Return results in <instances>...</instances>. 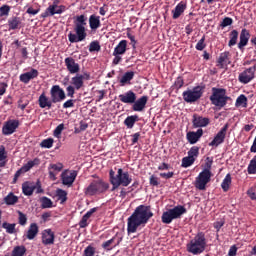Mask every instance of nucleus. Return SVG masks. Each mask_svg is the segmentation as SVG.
Instances as JSON below:
<instances>
[{"mask_svg":"<svg viewBox=\"0 0 256 256\" xmlns=\"http://www.w3.org/2000/svg\"><path fill=\"white\" fill-rule=\"evenodd\" d=\"M151 217H153V212L150 206L140 205L136 207L133 214L128 218V233H137V228L145 227Z\"/></svg>","mask_w":256,"mask_h":256,"instance_id":"f257e3e1","label":"nucleus"},{"mask_svg":"<svg viewBox=\"0 0 256 256\" xmlns=\"http://www.w3.org/2000/svg\"><path fill=\"white\" fill-rule=\"evenodd\" d=\"M87 26V16L85 15H79L76 16L75 19V33L70 32L68 34V39L70 43H79L81 41H84V39L87 37V32L85 27Z\"/></svg>","mask_w":256,"mask_h":256,"instance_id":"f03ea898","label":"nucleus"},{"mask_svg":"<svg viewBox=\"0 0 256 256\" xmlns=\"http://www.w3.org/2000/svg\"><path fill=\"white\" fill-rule=\"evenodd\" d=\"M207 247V242L205 240V235L203 233H198L190 242L186 245L188 253L192 255H201Z\"/></svg>","mask_w":256,"mask_h":256,"instance_id":"7ed1b4c3","label":"nucleus"},{"mask_svg":"<svg viewBox=\"0 0 256 256\" xmlns=\"http://www.w3.org/2000/svg\"><path fill=\"white\" fill-rule=\"evenodd\" d=\"M185 213H187V209L181 205H178L174 208L164 211L161 217V221L165 225H170V223H173L175 219H181V216L185 215Z\"/></svg>","mask_w":256,"mask_h":256,"instance_id":"20e7f679","label":"nucleus"},{"mask_svg":"<svg viewBox=\"0 0 256 256\" xmlns=\"http://www.w3.org/2000/svg\"><path fill=\"white\" fill-rule=\"evenodd\" d=\"M85 78L89 79V75L76 74L74 77L71 78V85L67 86L66 88L67 97H74L75 90L79 91V89H82Z\"/></svg>","mask_w":256,"mask_h":256,"instance_id":"39448f33","label":"nucleus"},{"mask_svg":"<svg viewBox=\"0 0 256 256\" xmlns=\"http://www.w3.org/2000/svg\"><path fill=\"white\" fill-rule=\"evenodd\" d=\"M108 189L109 184L105 183L103 180H94L85 189V195L92 197V195H99V193H105V191H107Z\"/></svg>","mask_w":256,"mask_h":256,"instance_id":"423d86ee","label":"nucleus"},{"mask_svg":"<svg viewBox=\"0 0 256 256\" xmlns=\"http://www.w3.org/2000/svg\"><path fill=\"white\" fill-rule=\"evenodd\" d=\"M131 181H133V179L129 176V172H123V169L121 168L118 169L117 175L111 178V184L114 189H117L120 185L123 187H129V185H131Z\"/></svg>","mask_w":256,"mask_h":256,"instance_id":"0eeeda50","label":"nucleus"},{"mask_svg":"<svg viewBox=\"0 0 256 256\" xmlns=\"http://www.w3.org/2000/svg\"><path fill=\"white\" fill-rule=\"evenodd\" d=\"M213 94L210 97V100L212 101L213 105L216 107H225L227 105V90L223 88H213L212 89Z\"/></svg>","mask_w":256,"mask_h":256,"instance_id":"6e6552de","label":"nucleus"},{"mask_svg":"<svg viewBox=\"0 0 256 256\" xmlns=\"http://www.w3.org/2000/svg\"><path fill=\"white\" fill-rule=\"evenodd\" d=\"M203 96V87L196 86L183 92L182 97L186 103H195Z\"/></svg>","mask_w":256,"mask_h":256,"instance_id":"1a4fd4ad","label":"nucleus"},{"mask_svg":"<svg viewBox=\"0 0 256 256\" xmlns=\"http://www.w3.org/2000/svg\"><path fill=\"white\" fill-rule=\"evenodd\" d=\"M209 181H211V170L204 169L196 178V189H199L200 191L205 190V187H207V183H209Z\"/></svg>","mask_w":256,"mask_h":256,"instance_id":"9d476101","label":"nucleus"},{"mask_svg":"<svg viewBox=\"0 0 256 256\" xmlns=\"http://www.w3.org/2000/svg\"><path fill=\"white\" fill-rule=\"evenodd\" d=\"M62 185L65 187H73L75 179H77V171L75 170H64L61 175Z\"/></svg>","mask_w":256,"mask_h":256,"instance_id":"9b49d317","label":"nucleus"},{"mask_svg":"<svg viewBox=\"0 0 256 256\" xmlns=\"http://www.w3.org/2000/svg\"><path fill=\"white\" fill-rule=\"evenodd\" d=\"M229 124H225L220 131L214 136L213 140L209 143V147H219L222 143H225V137H227V130Z\"/></svg>","mask_w":256,"mask_h":256,"instance_id":"f8f14e48","label":"nucleus"},{"mask_svg":"<svg viewBox=\"0 0 256 256\" xmlns=\"http://www.w3.org/2000/svg\"><path fill=\"white\" fill-rule=\"evenodd\" d=\"M50 97L53 103H61V101H65L67 96L65 95V91L63 88H61L60 85H54L50 89Z\"/></svg>","mask_w":256,"mask_h":256,"instance_id":"ddd939ff","label":"nucleus"},{"mask_svg":"<svg viewBox=\"0 0 256 256\" xmlns=\"http://www.w3.org/2000/svg\"><path fill=\"white\" fill-rule=\"evenodd\" d=\"M255 71H256V65L251 66L250 68H247L239 75V81L240 83H244V85H247V83H250L255 79Z\"/></svg>","mask_w":256,"mask_h":256,"instance_id":"4468645a","label":"nucleus"},{"mask_svg":"<svg viewBox=\"0 0 256 256\" xmlns=\"http://www.w3.org/2000/svg\"><path fill=\"white\" fill-rule=\"evenodd\" d=\"M66 69L69 71L71 75H77L79 74V71L81 70V66H79V63L75 62V59L72 57H67L64 60Z\"/></svg>","mask_w":256,"mask_h":256,"instance_id":"2eb2a0df","label":"nucleus"},{"mask_svg":"<svg viewBox=\"0 0 256 256\" xmlns=\"http://www.w3.org/2000/svg\"><path fill=\"white\" fill-rule=\"evenodd\" d=\"M118 97L121 103H125L126 105H133V103L137 101V94H135V92L132 90L120 94Z\"/></svg>","mask_w":256,"mask_h":256,"instance_id":"dca6fc26","label":"nucleus"},{"mask_svg":"<svg viewBox=\"0 0 256 256\" xmlns=\"http://www.w3.org/2000/svg\"><path fill=\"white\" fill-rule=\"evenodd\" d=\"M17 127H19V120H8L2 128V133L3 135H13Z\"/></svg>","mask_w":256,"mask_h":256,"instance_id":"f3484780","label":"nucleus"},{"mask_svg":"<svg viewBox=\"0 0 256 256\" xmlns=\"http://www.w3.org/2000/svg\"><path fill=\"white\" fill-rule=\"evenodd\" d=\"M42 235V243L44 245H53L55 243V232L51 229H45L41 233Z\"/></svg>","mask_w":256,"mask_h":256,"instance_id":"a211bd4d","label":"nucleus"},{"mask_svg":"<svg viewBox=\"0 0 256 256\" xmlns=\"http://www.w3.org/2000/svg\"><path fill=\"white\" fill-rule=\"evenodd\" d=\"M123 241V237L116 235L112 239L104 242L102 244L103 249H106L107 251H111L114 247H117L121 242Z\"/></svg>","mask_w":256,"mask_h":256,"instance_id":"6ab92c4d","label":"nucleus"},{"mask_svg":"<svg viewBox=\"0 0 256 256\" xmlns=\"http://www.w3.org/2000/svg\"><path fill=\"white\" fill-rule=\"evenodd\" d=\"M38 104L41 109H51L53 107V100L43 92L38 98Z\"/></svg>","mask_w":256,"mask_h":256,"instance_id":"aec40b11","label":"nucleus"},{"mask_svg":"<svg viewBox=\"0 0 256 256\" xmlns=\"http://www.w3.org/2000/svg\"><path fill=\"white\" fill-rule=\"evenodd\" d=\"M203 137V129H198L196 132H188L186 134V139L190 145H195Z\"/></svg>","mask_w":256,"mask_h":256,"instance_id":"412c9836","label":"nucleus"},{"mask_svg":"<svg viewBox=\"0 0 256 256\" xmlns=\"http://www.w3.org/2000/svg\"><path fill=\"white\" fill-rule=\"evenodd\" d=\"M39 77V71H37V69H31V71L29 72H25L23 74L20 75V81L22 83H29V81H31L32 79H35Z\"/></svg>","mask_w":256,"mask_h":256,"instance_id":"4be33fe9","label":"nucleus"},{"mask_svg":"<svg viewBox=\"0 0 256 256\" xmlns=\"http://www.w3.org/2000/svg\"><path fill=\"white\" fill-rule=\"evenodd\" d=\"M147 101H149V97L147 96H142L138 100H135V102L132 103L133 111H143V109H145V105H147Z\"/></svg>","mask_w":256,"mask_h":256,"instance_id":"5701e85b","label":"nucleus"},{"mask_svg":"<svg viewBox=\"0 0 256 256\" xmlns=\"http://www.w3.org/2000/svg\"><path fill=\"white\" fill-rule=\"evenodd\" d=\"M61 13H63V6H58L57 4H53L46 9L43 17L61 15Z\"/></svg>","mask_w":256,"mask_h":256,"instance_id":"b1692460","label":"nucleus"},{"mask_svg":"<svg viewBox=\"0 0 256 256\" xmlns=\"http://www.w3.org/2000/svg\"><path fill=\"white\" fill-rule=\"evenodd\" d=\"M185 9H187V3L181 1L177 4L174 10H172L173 19H179L182 13H185Z\"/></svg>","mask_w":256,"mask_h":256,"instance_id":"393cba45","label":"nucleus"},{"mask_svg":"<svg viewBox=\"0 0 256 256\" xmlns=\"http://www.w3.org/2000/svg\"><path fill=\"white\" fill-rule=\"evenodd\" d=\"M249 37H251V35L249 34V31H247V29H242L240 33V41L238 43V49H243V47H245L247 43H249Z\"/></svg>","mask_w":256,"mask_h":256,"instance_id":"a878e982","label":"nucleus"},{"mask_svg":"<svg viewBox=\"0 0 256 256\" xmlns=\"http://www.w3.org/2000/svg\"><path fill=\"white\" fill-rule=\"evenodd\" d=\"M89 26L92 31H97V29H99V27H101V17H99L95 14H92L89 17Z\"/></svg>","mask_w":256,"mask_h":256,"instance_id":"bb28decb","label":"nucleus"},{"mask_svg":"<svg viewBox=\"0 0 256 256\" xmlns=\"http://www.w3.org/2000/svg\"><path fill=\"white\" fill-rule=\"evenodd\" d=\"M209 123H210L209 118H205L197 115L193 116V125L195 127H207Z\"/></svg>","mask_w":256,"mask_h":256,"instance_id":"cd10ccee","label":"nucleus"},{"mask_svg":"<svg viewBox=\"0 0 256 256\" xmlns=\"http://www.w3.org/2000/svg\"><path fill=\"white\" fill-rule=\"evenodd\" d=\"M37 164H39L38 159L28 161L27 164H25L20 170L16 172V177H19V175H21V172L27 173V171H31V169H33V167H35V165Z\"/></svg>","mask_w":256,"mask_h":256,"instance_id":"c85d7f7f","label":"nucleus"},{"mask_svg":"<svg viewBox=\"0 0 256 256\" xmlns=\"http://www.w3.org/2000/svg\"><path fill=\"white\" fill-rule=\"evenodd\" d=\"M38 233H39V226L37 225V223H32L28 228L26 237L31 241L35 237H37Z\"/></svg>","mask_w":256,"mask_h":256,"instance_id":"c756f323","label":"nucleus"},{"mask_svg":"<svg viewBox=\"0 0 256 256\" xmlns=\"http://www.w3.org/2000/svg\"><path fill=\"white\" fill-rule=\"evenodd\" d=\"M33 191H35V183L34 182H24L22 184V192L27 197H31V195H33Z\"/></svg>","mask_w":256,"mask_h":256,"instance_id":"7c9ffc66","label":"nucleus"},{"mask_svg":"<svg viewBox=\"0 0 256 256\" xmlns=\"http://www.w3.org/2000/svg\"><path fill=\"white\" fill-rule=\"evenodd\" d=\"M127 51V40H122L114 48L113 55H125Z\"/></svg>","mask_w":256,"mask_h":256,"instance_id":"2f4dec72","label":"nucleus"},{"mask_svg":"<svg viewBox=\"0 0 256 256\" xmlns=\"http://www.w3.org/2000/svg\"><path fill=\"white\" fill-rule=\"evenodd\" d=\"M228 63H229V52L221 53L218 58V67H221V69H223L224 67H227Z\"/></svg>","mask_w":256,"mask_h":256,"instance_id":"473e14b6","label":"nucleus"},{"mask_svg":"<svg viewBox=\"0 0 256 256\" xmlns=\"http://www.w3.org/2000/svg\"><path fill=\"white\" fill-rule=\"evenodd\" d=\"M133 77H135L134 72H126L120 80L121 85L122 86L129 85V83H131V80L133 79Z\"/></svg>","mask_w":256,"mask_h":256,"instance_id":"72a5a7b5","label":"nucleus"},{"mask_svg":"<svg viewBox=\"0 0 256 256\" xmlns=\"http://www.w3.org/2000/svg\"><path fill=\"white\" fill-rule=\"evenodd\" d=\"M19 201V198L10 192L6 197H4V203L6 205H15Z\"/></svg>","mask_w":256,"mask_h":256,"instance_id":"f704fd0d","label":"nucleus"},{"mask_svg":"<svg viewBox=\"0 0 256 256\" xmlns=\"http://www.w3.org/2000/svg\"><path fill=\"white\" fill-rule=\"evenodd\" d=\"M138 119V116H128L124 121V125H126L128 129H133V126L137 123Z\"/></svg>","mask_w":256,"mask_h":256,"instance_id":"c9c22d12","label":"nucleus"},{"mask_svg":"<svg viewBox=\"0 0 256 256\" xmlns=\"http://www.w3.org/2000/svg\"><path fill=\"white\" fill-rule=\"evenodd\" d=\"M56 197L58 201H60L61 203H65V201H67V191L61 188L56 189Z\"/></svg>","mask_w":256,"mask_h":256,"instance_id":"e433bc0d","label":"nucleus"},{"mask_svg":"<svg viewBox=\"0 0 256 256\" xmlns=\"http://www.w3.org/2000/svg\"><path fill=\"white\" fill-rule=\"evenodd\" d=\"M237 39H239V32L237 30H232L230 33L229 47L237 45Z\"/></svg>","mask_w":256,"mask_h":256,"instance_id":"4c0bfd02","label":"nucleus"},{"mask_svg":"<svg viewBox=\"0 0 256 256\" xmlns=\"http://www.w3.org/2000/svg\"><path fill=\"white\" fill-rule=\"evenodd\" d=\"M221 187L223 191H229V187H231V174H227L222 181Z\"/></svg>","mask_w":256,"mask_h":256,"instance_id":"58836bf2","label":"nucleus"},{"mask_svg":"<svg viewBox=\"0 0 256 256\" xmlns=\"http://www.w3.org/2000/svg\"><path fill=\"white\" fill-rule=\"evenodd\" d=\"M40 201L42 209H51L53 207V201L50 198L42 197Z\"/></svg>","mask_w":256,"mask_h":256,"instance_id":"ea45409f","label":"nucleus"},{"mask_svg":"<svg viewBox=\"0 0 256 256\" xmlns=\"http://www.w3.org/2000/svg\"><path fill=\"white\" fill-rule=\"evenodd\" d=\"M2 227L3 229L6 230V233H9L10 235H13V233H15V227H16L15 223L11 224V223L4 222L2 224Z\"/></svg>","mask_w":256,"mask_h":256,"instance_id":"a19ab883","label":"nucleus"},{"mask_svg":"<svg viewBox=\"0 0 256 256\" xmlns=\"http://www.w3.org/2000/svg\"><path fill=\"white\" fill-rule=\"evenodd\" d=\"M20 24L21 21L17 17H14L8 21L9 29L15 30L19 27Z\"/></svg>","mask_w":256,"mask_h":256,"instance_id":"79ce46f5","label":"nucleus"},{"mask_svg":"<svg viewBox=\"0 0 256 256\" xmlns=\"http://www.w3.org/2000/svg\"><path fill=\"white\" fill-rule=\"evenodd\" d=\"M236 107H247V96L240 95L236 100Z\"/></svg>","mask_w":256,"mask_h":256,"instance_id":"37998d69","label":"nucleus"},{"mask_svg":"<svg viewBox=\"0 0 256 256\" xmlns=\"http://www.w3.org/2000/svg\"><path fill=\"white\" fill-rule=\"evenodd\" d=\"M65 130V124H59L54 132H53V136L56 137V139H61V133H63V131Z\"/></svg>","mask_w":256,"mask_h":256,"instance_id":"c03bdc74","label":"nucleus"},{"mask_svg":"<svg viewBox=\"0 0 256 256\" xmlns=\"http://www.w3.org/2000/svg\"><path fill=\"white\" fill-rule=\"evenodd\" d=\"M53 143V138H47L40 143V147L43 149H51V147H53Z\"/></svg>","mask_w":256,"mask_h":256,"instance_id":"a18cd8bd","label":"nucleus"},{"mask_svg":"<svg viewBox=\"0 0 256 256\" xmlns=\"http://www.w3.org/2000/svg\"><path fill=\"white\" fill-rule=\"evenodd\" d=\"M195 163V158H191L190 156L184 157L182 159V167H191Z\"/></svg>","mask_w":256,"mask_h":256,"instance_id":"49530a36","label":"nucleus"},{"mask_svg":"<svg viewBox=\"0 0 256 256\" xmlns=\"http://www.w3.org/2000/svg\"><path fill=\"white\" fill-rule=\"evenodd\" d=\"M48 170H52L56 173H59V172L63 171V163L58 162L56 164H50L48 167Z\"/></svg>","mask_w":256,"mask_h":256,"instance_id":"de8ad7c7","label":"nucleus"},{"mask_svg":"<svg viewBox=\"0 0 256 256\" xmlns=\"http://www.w3.org/2000/svg\"><path fill=\"white\" fill-rule=\"evenodd\" d=\"M188 157L192 159H197L199 157V147L193 146L189 151H188Z\"/></svg>","mask_w":256,"mask_h":256,"instance_id":"09e8293b","label":"nucleus"},{"mask_svg":"<svg viewBox=\"0 0 256 256\" xmlns=\"http://www.w3.org/2000/svg\"><path fill=\"white\" fill-rule=\"evenodd\" d=\"M25 247L24 246H17L14 248L12 252V256H23L25 255Z\"/></svg>","mask_w":256,"mask_h":256,"instance_id":"8fccbe9b","label":"nucleus"},{"mask_svg":"<svg viewBox=\"0 0 256 256\" xmlns=\"http://www.w3.org/2000/svg\"><path fill=\"white\" fill-rule=\"evenodd\" d=\"M18 221H19V225H22V226L27 225V215H25L21 211H18Z\"/></svg>","mask_w":256,"mask_h":256,"instance_id":"3c124183","label":"nucleus"},{"mask_svg":"<svg viewBox=\"0 0 256 256\" xmlns=\"http://www.w3.org/2000/svg\"><path fill=\"white\" fill-rule=\"evenodd\" d=\"M89 51L90 53H93L95 51H101V45H99V42L97 41L91 42L89 46Z\"/></svg>","mask_w":256,"mask_h":256,"instance_id":"603ef678","label":"nucleus"},{"mask_svg":"<svg viewBox=\"0 0 256 256\" xmlns=\"http://www.w3.org/2000/svg\"><path fill=\"white\" fill-rule=\"evenodd\" d=\"M11 11V7L8 5H3L0 7V17H5L9 15V12Z\"/></svg>","mask_w":256,"mask_h":256,"instance_id":"864d4df0","label":"nucleus"},{"mask_svg":"<svg viewBox=\"0 0 256 256\" xmlns=\"http://www.w3.org/2000/svg\"><path fill=\"white\" fill-rule=\"evenodd\" d=\"M87 127H89V125H88L87 123L81 121L79 128H75V129H74V133L79 134V133H81L82 131H86V130H87Z\"/></svg>","mask_w":256,"mask_h":256,"instance_id":"5fc2aeb1","label":"nucleus"},{"mask_svg":"<svg viewBox=\"0 0 256 256\" xmlns=\"http://www.w3.org/2000/svg\"><path fill=\"white\" fill-rule=\"evenodd\" d=\"M229 25H233V19L230 17H226L221 22L220 27H222V29H225V27H229Z\"/></svg>","mask_w":256,"mask_h":256,"instance_id":"6e6d98bb","label":"nucleus"},{"mask_svg":"<svg viewBox=\"0 0 256 256\" xmlns=\"http://www.w3.org/2000/svg\"><path fill=\"white\" fill-rule=\"evenodd\" d=\"M84 256H95V247L88 246L84 250Z\"/></svg>","mask_w":256,"mask_h":256,"instance_id":"4d7b16f0","label":"nucleus"},{"mask_svg":"<svg viewBox=\"0 0 256 256\" xmlns=\"http://www.w3.org/2000/svg\"><path fill=\"white\" fill-rule=\"evenodd\" d=\"M197 51H203L205 49V36H203L196 44Z\"/></svg>","mask_w":256,"mask_h":256,"instance_id":"13d9d810","label":"nucleus"},{"mask_svg":"<svg viewBox=\"0 0 256 256\" xmlns=\"http://www.w3.org/2000/svg\"><path fill=\"white\" fill-rule=\"evenodd\" d=\"M71 107H75V100H73V99L67 100L63 104V109H71Z\"/></svg>","mask_w":256,"mask_h":256,"instance_id":"bf43d9fd","label":"nucleus"},{"mask_svg":"<svg viewBox=\"0 0 256 256\" xmlns=\"http://www.w3.org/2000/svg\"><path fill=\"white\" fill-rule=\"evenodd\" d=\"M7 159V151H5V146H0V161H5Z\"/></svg>","mask_w":256,"mask_h":256,"instance_id":"052dcab7","label":"nucleus"},{"mask_svg":"<svg viewBox=\"0 0 256 256\" xmlns=\"http://www.w3.org/2000/svg\"><path fill=\"white\" fill-rule=\"evenodd\" d=\"M87 221H89V218L86 215H84L82 217V220L79 223L81 229H85V227H87V225H88Z\"/></svg>","mask_w":256,"mask_h":256,"instance_id":"680f3d73","label":"nucleus"},{"mask_svg":"<svg viewBox=\"0 0 256 256\" xmlns=\"http://www.w3.org/2000/svg\"><path fill=\"white\" fill-rule=\"evenodd\" d=\"M150 185H152L153 187H157L159 185V178H157L155 176H151L150 177Z\"/></svg>","mask_w":256,"mask_h":256,"instance_id":"e2e57ef3","label":"nucleus"},{"mask_svg":"<svg viewBox=\"0 0 256 256\" xmlns=\"http://www.w3.org/2000/svg\"><path fill=\"white\" fill-rule=\"evenodd\" d=\"M183 85H184L183 78L178 77L177 80L175 81V86L178 89H181V87H183Z\"/></svg>","mask_w":256,"mask_h":256,"instance_id":"0e129e2a","label":"nucleus"},{"mask_svg":"<svg viewBox=\"0 0 256 256\" xmlns=\"http://www.w3.org/2000/svg\"><path fill=\"white\" fill-rule=\"evenodd\" d=\"M223 225H225V221L223 220H220L214 223V227L217 231H219L221 227H223Z\"/></svg>","mask_w":256,"mask_h":256,"instance_id":"69168bd1","label":"nucleus"},{"mask_svg":"<svg viewBox=\"0 0 256 256\" xmlns=\"http://www.w3.org/2000/svg\"><path fill=\"white\" fill-rule=\"evenodd\" d=\"M212 165H213V159L210 158V157H207L206 158V163H205L206 169H208V171H209V169H211Z\"/></svg>","mask_w":256,"mask_h":256,"instance_id":"338daca9","label":"nucleus"},{"mask_svg":"<svg viewBox=\"0 0 256 256\" xmlns=\"http://www.w3.org/2000/svg\"><path fill=\"white\" fill-rule=\"evenodd\" d=\"M248 196L250 199H256V192L253 189L248 190Z\"/></svg>","mask_w":256,"mask_h":256,"instance_id":"774afa93","label":"nucleus"}]
</instances>
